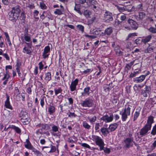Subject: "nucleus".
<instances>
[{
  "instance_id": "f257e3e1",
  "label": "nucleus",
  "mask_w": 156,
  "mask_h": 156,
  "mask_svg": "<svg viewBox=\"0 0 156 156\" xmlns=\"http://www.w3.org/2000/svg\"><path fill=\"white\" fill-rule=\"evenodd\" d=\"M21 39L23 41L30 42V43L26 42L27 47L25 46L23 48L22 52L24 53L30 55L31 52V44L30 35L28 33V29L27 27L25 28L24 33L21 34Z\"/></svg>"
},
{
  "instance_id": "f03ea898",
  "label": "nucleus",
  "mask_w": 156,
  "mask_h": 156,
  "mask_svg": "<svg viewBox=\"0 0 156 156\" xmlns=\"http://www.w3.org/2000/svg\"><path fill=\"white\" fill-rule=\"evenodd\" d=\"M21 9L19 6L13 7L8 14L9 20L13 22H16L18 19L21 12Z\"/></svg>"
},
{
  "instance_id": "7ed1b4c3",
  "label": "nucleus",
  "mask_w": 156,
  "mask_h": 156,
  "mask_svg": "<svg viewBox=\"0 0 156 156\" xmlns=\"http://www.w3.org/2000/svg\"><path fill=\"white\" fill-rule=\"evenodd\" d=\"M153 122V117L151 115L149 116L148 118L147 123L145 126L141 129L139 132L141 137L147 135L148 131L151 130L152 124Z\"/></svg>"
},
{
  "instance_id": "20e7f679",
  "label": "nucleus",
  "mask_w": 156,
  "mask_h": 156,
  "mask_svg": "<svg viewBox=\"0 0 156 156\" xmlns=\"http://www.w3.org/2000/svg\"><path fill=\"white\" fill-rule=\"evenodd\" d=\"M132 107V106L129 105H125V108L120 112L119 114L121 116V118L122 122L126 121L128 116L130 115L131 109Z\"/></svg>"
},
{
  "instance_id": "39448f33",
  "label": "nucleus",
  "mask_w": 156,
  "mask_h": 156,
  "mask_svg": "<svg viewBox=\"0 0 156 156\" xmlns=\"http://www.w3.org/2000/svg\"><path fill=\"white\" fill-rule=\"evenodd\" d=\"M128 23H126V25H123V28H124L125 29L127 30H130L131 29L130 27L132 29H136L138 27L137 23L133 20L132 19H129L128 20Z\"/></svg>"
},
{
  "instance_id": "423d86ee",
  "label": "nucleus",
  "mask_w": 156,
  "mask_h": 156,
  "mask_svg": "<svg viewBox=\"0 0 156 156\" xmlns=\"http://www.w3.org/2000/svg\"><path fill=\"white\" fill-rule=\"evenodd\" d=\"M92 137L93 140L95 142L96 144L100 148L102 146H104L105 144L102 139L100 136L92 135Z\"/></svg>"
},
{
  "instance_id": "0eeeda50",
  "label": "nucleus",
  "mask_w": 156,
  "mask_h": 156,
  "mask_svg": "<svg viewBox=\"0 0 156 156\" xmlns=\"http://www.w3.org/2000/svg\"><path fill=\"white\" fill-rule=\"evenodd\" d=\"M124 147L126 149H128L133 146V144H135L133 138H126L124 140Z\"/></svg>"
},
{
  "instance_id": "6e6552de",
  "label": "nucleus",
  "mask_w": 156,
  "mask_h": 156,
  "mask_svg": "<svg viewBox=\"0 0 156 156\" xmlns=\"http://www.w3.org/2000/svg\"><path fill=\"white\" fill-rule=\"evenodd\" d=\"M81 105L82 107L90 108L94 105V102L92 99L86 98L81 102Z\"/></svg>"
},
{
  "instance_id": "1a4fd4ad",
  "label": "nucleus",
  "mask_w": 156,
  "mask_h": 156,
  "mask_svg": "<svg viewBox=\"0 0 156 156\" xmlns=\"http://www.w3.org/2000/svg\"><path fill=\"white\" fill-rule=\"evenodd\" d=\"M113 19V15L112 13L107 11L105 12L103 19L104 22L108 23L112 21Z\"/></svg>"
},
{
  "instance_id": "9d476101",
  "label": "nucleus",
  "mask_w": 156,
  "mask_h": 156,
  "mask_svg": "<svg viewBox=\"0 0 156 156\" xmlns=\"http://www.w3.org/2000/svg\"><path fill=\"white\" fill-rule=\"evenodd\" d=\"M151 90L150 85H145V87L141 90V95L144 97H148L150 94Z\"/></svg>"
},
{
  "instance_id": "9b49d317",
  "label": "nucleus",
  "mask_w": 156,
  "mask_h": 156,
  "mask_svg": "<svg viewBox=\"0 0 156 156\" xmlns=\"http://www.w3.org/2000/svg\"><path fill=\"white\" fill-rule=\"evenodd\" d=\"M24 146L26 148L32 150L33 152L36 153L38 154L39 152V151L37 150L32 145L28 139L26 140V141L24 143Z\"/></svg>"
},
{
  "instance_id": "f8f14e48",
  "label": "nucleus",
  "mask_w": 156,
  "mask_h": 156,
  "mask_svg": "<svg viewBox=\"0 0 156 156\" xmlns=\"http://www.w3.org/2000/svg\"><path fill=\"white\" fill-rule=\"evenodd\" d=\"M113 119V116L112 114H110L109 115L106 114L101 118V120H103L106 123L112 122Z\"/></svg>"
},
{
  "instance_id": "ddd939ff",
  "label": "nucleus",
  "mask_w": 156,
  "mask_h": 156,
  "mask_svg": "<svg viewBox=\"0 0 156 156\" xmlns=\"http://www.w3.org/2000/svg\"><path fill=\"white\" fill-rule=\"evenodd\" d=\"M79 82V80L76 78L73 81L70 85V90L71 91H73L75 90L76 88V86L78 84Z\"/></svg>"
},
{
  "instance_id": "4468645a",
  "label": "nucleus",
  "mask_w": 156,
  "mask_h": 156,
  "mask_svg": "<svg viewBox=\"0 0 156 156\" xmlns=\"http://www.w3.org/2000/svg\"><path fill=\"white\" fill-rule=\"evenodd\" d=\"M6 99L5 101L4 106L7 108L10 109L11 110L13 109V108L10 104L9 101V96L8 95H6Z\"/></svg>"
},
{
  "instance_id": "2eb2a0df",
  "label": "nucleus",
  "mask_w": 156,
  "mask_h": 156,
  "mask_svg": "<svg viewBox=\"0 0 156 156\" xmlns=\"http://www.w3.org/2000/svg\"><path fill=\"white\" fill-rule=\"evenodd\" d=\"M50 48L49 46H46L44 49V51L43 53L42 56L43 58H48L49 55Z\"/></svg>"
},
{
  "instance_id": "dca6fc26",
  "label": "nucleus",
  "mask_w": 156,
  "mask_h": 156,
  "mask_svg": "<svg viewBox=\"0 0 156 156\" xmlns=\"http://www.w3.org/2000/svg\"><path fill=\"white\" fill-rule=\"evenodd\" d=\"M50 126H52L51 130V133L52 135L54 136L56 135V132H58L59 126L53 124H51Z\"/></svg>"
},
{
  "instance_id": "f3484780",
  "label": "nucleus",
  "mask_w": 156,
  "mask_h": 156,
  "mask_svg": "<svg viewBox=\"0 0 156 156\" xmlns=\"http://www.w3.org/2000/svg\"><path fill=\"white\" fill-rule=\"evenodd\" d=\"M141 109V108L140 107H138L136 109V111L133 115V121L136 120L140 115Z\"/></svg>"
},
{
  "instance_id": "a211bd4d",
  "label": "nucleus",
  "mask_w": 156,
  "mask_h": 156,
  "mask_svg": "<svg viewBox=\"0 0 156 156\" xmlns=\"http://www.w3.org/2000/svg\"><path fill=\"white\" fill-rule=\"evenodd\" d=\"M114 87L112 83H110L109 84H105L103 86V88L105 92L110 91Z\"/></svg>"
},
{
  "instance_id": "6ab92c4d",
  "label": "nucleus",
  "mask_w": 156,
  "mask_h": 156,
  "mask_svg": "<svg viewBox=\"0 0 156 156\" xmlns=\"http://www.w3.org/2000/svg\"><path fill=\"white\" fill-rule=\"evenodd\" d=\"M146 75H142L139 77L135 78L134 81L136 83H140L142 82L145 79Z\"/></svg>"
},
{
  "instance_id": "aec40b11",
  "label": "nucleus",
  "mask_w": 156,
  "mask_h": 156,
  "mask_svg": "<svg viewBox=\"0 0 156 156\" xmlns=\"http://www.w3.org/2000/svg\"><path fill=\"white\" fill-rule=\"evenodd\" d=\"M100 131L102 135L104 136H106L110 132L108 128H107L105 127H102L100 129Z\"/></svg>"
},
{
  "instance_id": "412c9836",
  "label": "nucleus",
  "mask_w": 156,
  "mask_h": 156,
  "mask_svg": "<svg viewBox=\"0 0 156 156\" xmlns=\"http://www.w3.org/2000/svg\"><path fill=\"white\" fill-rule=\"evenodd\" d=\"M48 112L50 115H53L55 112V107L52 104H50L48 108Z\"/></svg>"
},
{
  "instance_id": "4be33fe9",
  "label": "nucleus",
  "mask_w": 156,
  "mask_h": 156,
  "mask_svg": "<svg viewBox=\"0 0 156 156\" xmlns=\"http://www.w3.org/2000/svg\"><path fill=\"white\" fill-rule=\"evenodd\" d=\"M37 126L38 127L41 128V130L44 129L46 130H48L50 128L48 125L47 124H40L39 125H37Z\"/></svg>"
},
{
  "instance_id": "5701e85b",
  "label": "nucleus",
  "mask_w": 156,
  "mask_h": 156,
  "mask_svg": "<svg viewBox=\"0 0 156 156\" xmlns=\"http://www.w3.org/2000/svg\"><path fill=\"white\" fill-rule=\"evenodd\" d=\"M151 35H149L145 37H144L141 40V41L144 44H146L147 43L149 42L152 38Z\"/></svg>"
},
{
  "instance_id": "b1692460",
  "label": "nucleus",
  "mask_w": 156,
  "mask_h": 156,
  "mask_svg": "<svg viewBox=\"0 0 156 156\" xmlns=\"http://www.w3.org/2000/svg\"><path fill=\"white\" fill-rule=\"evenodd\" d=\"M118 125L117 123H114L109 125L108 129L110 130V132L115 131L117 128Z\"/></svg>"
},
{
  "instance_id": "393cba45",
  "label": "nucleus",
  "mask_w": 156,
  "mask_h": 156,
  "mask_svg": "<svg viewBox=\"0 0 156 156\" xmlns=\"http://www.w3.org/2000/svg\"><path fill=\"white\" fill-rule=\"evenodd\" d=\"M44 79L47 82H48L51 80V74L50 72H48L45 73Z\"/></svg>"
},
{
  "instance_id": "a878e982",
  "label": "nucleus",
  "mask_w": 156,
  "mask_h": 156,
  "mask_svg": "<svg viewBox=\"0 0 156 156\" xmlns=\"http://www.w3.org/2000/svg\"><path fill=\"white\" fill-rule=\"evenodd\" d=\"M113 28L112 27H109L106 29L105 30V33L107 35H109L113 32Z\"/></svg>"
},
{
  "instance_id": "bb28decb",
  "label": "nucleus",
  "mask_w": 156,
  "mask_h": 156,
  "mask_svg": "<svg viewBox=\"0 0 156 156\" xmlns=\"http://www.w3.org/2000/svg\"><path fill=\"white\" fill-rule=\"evenodd\" d=\"M90 87H87L85 88L83 90V92L82 93V94L83 95H89L90 94Z\"/></svg>"
},
{
  "instance_id": "cd10ccee",
  "label": "nucleus",
  "mask_w": 156,
  "mask_h": 156,
  "mask_svg": "<svg viewBox=\"0 0 156 156\" xmlns=\"http://www.w3.org/2000/svg\"><path fill=\"white\" fill-rule=\"evenodd\" d=\"M20 116L21 118H28L27 113L25 111H22L20 114Z\"/></svg>"
},
{
  "instance_id": "c85d7f7f",
  "label": "nucleus",
  "mask_w": 156,
  "mask_h": 156,
  "mask_svg": "<svg viewBox=\"0 0 156 156\" xmlns=\"http://www.w3.org/2000/svg\"><path fill=\"white\" fill-rule=\"evenodd\" d=\"M3 115L6 117H11L12 115V112H10L5 109L2 112Z\"/></svg>"
},
{
  "instance_id": "c756f323",
  "label": "nucleus",
  "mask_w": 156,
  "mask_h": 156,
  "mask_svg": "<svg viewBox=\"0 0 156 156\" xmlns=\"http://www.w3.org/2000/svg\"><path fill=\"white\" fill-rule=\"evenodd\" d=\"M99 149L100 151L103 150L105 153L106 154H109L110 152V149L108 148L104 147V146H102Z\"/></svg>"
},
{
  "instance_id": "7c9ffc66",
  "label": "nucleus",
  "mask_w": 156,
  "mask_h": 156,
  "mask_svg": "<svg viewBox=\"0 0 156 156\" xmlns=\"http://www.w3.org/2000/svg\"><path fill=\"white\" fill-rule=\"evenodd\" d=\"M64 11L60 9H56L54 11V13L55 15H60L63 14Z\"/></svg>"
},
{
  "instance_id": "2f4dec72",
  "label": "nucleus",
  "mask_w": 156,
  "mask_h": 156,
  "mask_svg": "<svg viewBox=\"0 0 156 156\" xmlns=\"http://www.w3.org/2000/svg\"><path fill=\"white\" fill-rule=\"evenodd\" d=\"M62 91V90L61 87H58L54 89L55 94L56 95L61 93Z\"/></svg>"
},
{
  "instance_id": "473e14b6",
  "label": "nucleus",
  "mask_w": 156,
  "mask_h": 156,
  "mask_svg": "<svg viewBox=\"0 0 156 156\" xmlns=\"http://www.w3.org/2000/svg\"><path fill=\"white\" fill-rule=\"evenodd\" d=\"M12 129H13L17 133L19 134H21V130L18 127L15 126H13L12 127Z\"/></svg>"
},
{
  "instance_id": "72a5a7b5",
  "label": "nucleus",
  "mask_w": 156,
  "mask_h": 156,
  "mask_svg": "<svg viewBox=\"0 0 156 156\" xmlns=\"http://www.w3.org/2000/svg\"><path fill=\"white\" fill-rule=\"evenodd\" d=\"M28 118H21V121L23 123V125H27L29 123Z\"/></svg>"
},
{
  "instance_id": "f704fd0d",
  "label": "nucleus",
  "mask_w": 156,
  "mask_h": 156,
  "mask_svg": "<svg viewBox=\"0 0 156 156\" xmlns=\"http://www.w3.org/2000/svg\"><path fill=\"white\" fill-rule=\"evenodd\" d=\"M83 126L85 129H90L91 126L86 121H83L82 123Z\"/></svg>"
},
{
  "instance_id": "c9c22d12",
  "label": "nucleus",
  "mask_w": 156,
  "mask_h": 156,
  "mask_svg": "<svg viewBox=\"0 0 156 156\" xmlns=\"http://www.w3.org/2000/svg\"><path fill=\"white\" fill-rule=\"evenodd\" d=\"M135 60H134L133 61L131 62L130 63L127 64L126 66V68L128 69H131L132 66L134 63Z\"/></svg>"
},
{
  "instance_id": "e433bc0d",
  "label": "nucleus",
  "mask_w": 156,
  "mask_h": 156,
  "mask_svg": "<svg viewBox=\"0 0 156 156\" xmlns=\"http://www.w3.org/2000/svg\"><path fill=\"white\" fill-rule=\"evenodd\" d=\"M88 119L91 123H93L96 121L97 118L94 116L92 117H88Z\"/></svg>"
},
{
  "instance_id": "4c0bfd02",
  "label": "nucleus",
  "mask_w": 156,
  "mask_h": 156,
  "mask_svg": "<svg viewBox=\"0 0 156 156\" xmlns=\"http://www.w3.org/2000/svg\"><path fill=\"white\" fill-rule=\"evenodd\" d=\"M148 30L150 32L153 34L156 33V28L154 27H151L148 29Z\"/></svg>"
},
{
  "instance_id": "58836bf2",
  "label": "nucleus",
  "mask_w": 156,
  "mask_h": 156,
  "mask_svg": "<svg viewBox=\"0 0 156 156\" xmlns=\"http://www.w3.org/2000/svg\"><path fill=\"white\" fill-rule=\"evenodd\" d=\"M40 6L41 8L42 9H47V6L43 2H40Z\"/></svg>"
},
{
  "instance_id": "ea45409f",
  "label": "nucleus",
  "mask_w": 156,
  "mask_h": 156,
  "mask_svg": "<svg viewBox=\"0 0 156 156\" xmlns=\"http://www.w3.org/2000/svg\"><path fill=\"white\" fill-rule=\"evenodd\" d=\"M153 50V48L150 47V44H149V46L145 50V52L146 53H150L152 52Z\"/></svg>"
},
{
  "instance_id": "a19ab883",
  "label": "nucleus",
  "mask_w": 156,
  "mask_h": 156,
  "mask_svg": "<svg viewBox=\"0 0 156 156\" xmlns=\"http://www.w3.org/2000/svg\"><path fill=\"white\" fill-rule=\"evenodd\" d=\"M91 14L90 11L88 10H86L84 12L83 14L87 17H89Z\"/></svg>"
},
{
  "instance_id": "79ce46f5",
  "label": "nucleus",
  "mask_w": 156,
  "mask_h": 156,
  "mask_svg": "<svg viewBox=\"0 0 156 156\" xmlns=\"http://www.w3.org/2000/svg\"><path fill=\"white\" fill-rule=\"evenodd\" d=\"M74 9L80 15L81 14V13L80 10V8L78 5H77L76 4H75V6L74 7Z\"/></svg>"
},
{
  "instance_id": "37998d69",
  "label": "nucleus",
  "mask_w": 156,
  "mask_h": 156,
  "mask_svg": "<svg viewBox=\"0 0 156 156\" xmlns=\"http://www.w3.org/2000/svg\"><path fill=\"white\" fill-rule=\"evenodd\" d=\"M20 18L21 20L23 21L24 22L26 19V16L24 12H22L21 13Z\"/></svg>"
},
{
  "instance_id": "c03bdc74",
  "label": "nucleus",
  "mask_w": 156,
  "mask_h": 156,
  "mask_svg": "<svg viewBox=\"0 0 156 156\" xmlns=\"http://www.w3.org/2000/svg\"><path fill=\"white\" fill-rule=\"evenodd\" d=\"M51 147V150L48 152L49 153H52L55 152L56 150V147L55 146H53L51 145H50Z\"/></svg>"
},
{
  "instance_id": "a18cd8bd",
  "label": "nucleus",
  "mask_w": 156,
  "mask_h": 156,
  "mask_svg": "<svg viewBox=\"0 0 156 156\" xmlns=\"http://www.w3.org/2000/svg\"><path fill=\"white\" fill-rule=\"evenodd\" d=\"M10 77L9 75L6 73L4 74V76L2 79V80H9V79Z\"/></svg>"
},
{
  "instance_id": "49530a36",
  "label": "nucleus",
  "mask_w": 156,
  "mask_h": 156,
  "mask_svg": "<svg viewBox=\"0 0 156 156\" xmlns=\"http://www.w3.org/2000/svg\"><path fill=\"white\" fill-rule=\"evenodd\" d=\"M151 134L153 135H155L156 134V125L153 127Z\"/></svg>"
},
{
  "instance_id": "de8ad7c7",
  "label": "nucleus",
  "mask_w": 156,
  "mask_h": 156,
  "mask_svg": "<svg viewBox=\"0 0 156 156\" xmlns=\"http://www.w3.org/2000/svg\"><path fill=\"white\" fill-rule=\"evenodd\" d=\"M126 19V15L124 14H122L120 17V20H121L120 23H122V22L125 20Z\"/></svg>"
},
{
  "instance_id": "09e8293b",
  "label": "nucleus",
  "mask_w": 156,
  "mask_h": 156,
  "mask_svg": "<svg viewBox=\"0 0 156 156\" xmlns=\"http://www.w3.org/2000/svg\"><path fill=\"white\" fill-rule=\"evenodd\" d=\"M139 17L140 19H142L145 18V14L144 12H141L139 13Z\"/></svg>"
},
{
  "instance_id": "8fccbe9b",
  "label": "nucleus",
  "mask_w": 156,
  "mask_h": 156,
  "mask_svg": "<svg viewBox=\"0 0 156 156\" xmlns=\"http://www.w3.org/2000/svg\"><path fill=\"white\" fill-rule=\"evenodd\" d=\"M76 27L80 30L82 32L84 31V27L81 25H77Z\"/></svg>"
},
{
  "instance_id": "3c124183",
  "label": "nucleus",
  "mask_w": 156,
  "mask_h": 156,
  "mask_svg": "<svg viewBox=\"0 0 156 156\" xmlns=\"http://www.w3.org/2000/svg\"><path fill=\"white\" fill-rule=\"evenodd\" d=\"M156 147V140L153 143L150 147L151 149L153 150L155 149Z\"/></svg>"
},
{
  "instance_id": "603ef678",
  "label": "nucleus",
  "mask_w": 156,
  "mask_h": 156,
  "mask_svg": "<svg viewBox=\"0 0 156 156\" xmlns=\"http://www.w3.org/2000/svg\"><path fill=\"white\" fill-rule=\"evenodd\" d=\"M68 117L70 118L75 117H76V115L74 112H69L67 113Z\"/></svg>"
},
{
  "instance_id": "864d4df0",
  "label": "nucleus",
  "mask_w": 156,
  "mask_h": 156,
  "mask_svg": "<svg viewBox=\"0 0 156 156\" xmlns=\"http://www.w3.org/2000/svg\"><path fill=\"white\" fill-rule=\"evenodd\" d=\"M2 37L0 35V48H2L4 47V44L3 42L2 41Z\"/></svg>"
},
{
  "instance_id": "5fc2aeb1",
  "label": "nucleus",
  "mask_w": 156,
  "mask_h": 156,
  "mask_svg": "<svg viewBox=\"0 0 156 156\" xmlns=\"http://www.w3.org/2000/svg\"><path fill=\"white\" fill-rule=\"evenodd\" d=\"M100 127V124L99 123H96L95 126V129L97 132L99 131V129Z\"/></svg>"
},
{
  "instance_id": "6e6d98bb",
  "label": "nucleus",
  "mask_w": 156,
  "mask_h": 156,
  "mask_svg": "<svg viewBox=\"0 0 156 156\" xmlns=\"http://www.w3.org/2000/svg\"><path fill=\"white\" fill-rule=\"evenodd\" d=\"M85 36L90 39H95L96 38L95 35H89V34H85Z\"/></svg>"
},
{
  "instance_id": "4d7b16f0",
  "label": "nucleus",
  "mask_w": 156,
  "mask_h": 156,
  "mask_svg": "<svg viewBox=\"0 0 156 156\" xmlns=\"http://www.w3.org/2000/svg\"><path fill=\"white\" fill-rule=\"evenodd\" d=\"M138 74V71L134 72L133 73H132L130 75V77H133L136 76L137 74Z\"/></svg>"
},
{
  "instance_id": "13d9d810",
  "label": "nucleus",
  "mask_w": 156,
  "mask_h": 156,
  "mask_svg": "<svg viewBox=\"0 0 156 156\" xmlns=\"http://www.w3.org/2000/svg\"><path fill=\"white\" fill-rule=\"evenodd\" d=\"M133 45L131 42H128L126 44V47L128 48H129L130 47H132Z\"/></svg>"
},
{
  "instance_id": "bf43d9fd",
  "label": "nucleus",
  "mask_w": 156,
  "mask_h": 156,
  "mask_svg": "<svg viewBox=\"0 0 156 156\" xmlns=\"http://www.w3.org/2000/svg\"><path fill=\"white\" fill-rule=\"evenodd\" d=\"M81 146L83 147H86L87 148H90V147L88 144L86 143H82L81 144Z\"/></svg>"
},
{
  "instance_id": "052dcab7",
  "label": "nucleus",
  "mask_w": 156,
  "mask_h": 156,
  "mask_svg": "<svg viewBox=\"0 0 156 156\" xmlns=\"http://www.w3.org/2000/svg\"><path fill=\"white\" fill-rule=\"evenodd\" d=\"M2 55L5 57L7 60L9 61L10 60L9 57L7 53H4Z\"/></svg>"
},
{
  "instance_id": "680f3d73",
  "label": "nucleus",
  "mask_w": 156,
  "mask_h": 156,
  "mask_svg": "<svg viewBox=\"0 0 156 156\" xmlns=\"http://www.w3.org/2000/svg\"><path fill=\"white\" fill-rule=\"evenodd\" d=\"M39 69L41 70H42L44 67V65L43 64L42 62H41L39 63Z\"/></svg>"
},
{
  "instance_id": "e2e57ef3",
  "label": "nucleus",
  "mask_w": 156,
  "mask_h": 156,
  "mask_svg": "<svg viewBox=\"0 0 156 156\" xmlns=\"http://www.w3.org/2000/svg\"><path fill=\"white\" fill-rule=\"evenodd\" d=\"M26 92H27L29 94H31V92H32V90L31 88L30 87H28L27 88L26 90Z\"/></svg>"
},
{
  "instance_id": "0e129e2a",
  "label": "nucleus",
  "mask_w": 156,
  "mask_h": 156,
  "mask_svg": "<svg viewBox=\"0 0 156 156\" xmlns=\"http://www.w3.org/2000/svg\"><path fill=\"white\" fill-rule=\"evenodd\" d=\"M121 23H120V21L118 20H115L114 24L115 26H118Z\"/></svg>"
},
{
  "instance_id": "69168bd1",
  "label": "nucleus",
  "mask_w": 156,
  "mask_h": 156,
  "mask_svg": "<svg viewBox=\"0 0 156 156\" xmlns=\"http://www.w3.org/2000/svg\"><path fill=\"white\" fill-rule=\"evenodd\" d=\"M141 42H142L141 40L139 38L136 39L135 40V42L137 44H140Z\"/></svg>"
},
{
  "instance_id": "338daca9",
  "label": "nucleus",
  "mask_w": 156,
  "mask_h": 156,
  "mask_svg": "<svg viewBox=\"0 0 156 156\" xmlns=\"http://www.w3.org/2000/svg\"><path fill=\"white\" fill-rule=\"evenodd\" d=\"M40 104L41 106L43 107L44 105V98H43L41 99Z\"/></svg>"
},
{
  "instance_id": "774afa93",
  "label": "nucleus",
  "mask_w": 156,
  "mask_h": 156,
  "mask_svg": "<svg viewBox=\"0 0 156 156\" xmlns=\"http://www.w3.org/2000/svg\"><path fill=\"white\" fill-rule=\"evenodd\" d=\"M116 54L119 56H121L122 55V52L120 50L117 51L116 52Z\"/></svg>"
}]
</instances>
